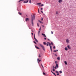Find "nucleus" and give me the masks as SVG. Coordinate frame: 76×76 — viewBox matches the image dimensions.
<instances>
[{
  "instance_id": "obj_34",
  "label": "nucleus",
  "mask_w": 76,
  "mask_h": 76,
  "mask_svg": "<svg viewBox=\"0 0 76 76\" xmlns=\"http://www.w3.org/2000/svg\"><path fill=\"white\" fill-rule=\"evenodd\" d=\"M39 57H41V55H40V54H39Z\"/></svg>"
},
{
  "instance_id": "obj_43",
  "label": "nucleus",
  "mask_w": 76,
  "mask_h": 76,
  "mask_svg": "<svg viewBox=\"0 0 76 76\" xmlns=\"http://www.w3.org/2000/svg\"><path fill=\"white\" fill-rule=\"evenodd\" d=\"M56 14H57H57H58V12H56Z\"/></svg>"
},
{
  "instance_id": "obj_40",
  "label": "nucleus",
  "mask_w": 76,
  "mask_h": 76,
  "mask_svg": "<svg viewBox=\"0 0 76 76\" xmlns=\"http://www.w3.org/2000/svg\"><path fill=\"white\" fill-rule=\"evenodd\" d=\"M55 48H56V47H55V46H53V49H55Z\"/></svg>"
},
{
  "instance_id": "obj_25",
  "label": "nucleus",
  "mask_w": 76,
  "mask_h": 76,
  "mask_svg": "<svg viewBox=\"0 0 76 76\" xmlns=\"http://www.w3.org/2000/svg\"><path fill=\"white\" fill-rule=\"evenodd\" d=\"M40 32V31H38V34L39 35V33Z\"/></svg>"
},
{
  "instance_id": "obj_24",
  "label": "nucleus",
  "mask_w": 76,
  "mask_h": 76,
  "mask_svg": "<svg viewBox=\"0 0 76 76\" xmlns=\"http://www.w3.org/2000/svg\"><path fill=\"white\" fill-rule=\"evenodd\" d=\"M59 72L60 73H62V71H59Z\"/></svg>"
},
{
  "instance_id": "obj_22",
  "label": "nucleus",
  "mask_w": 76,
  "mask_h": 76,
  "mask_svg": "<svg viewBox=\"0 0 76 76\" xmlns=\"http://www.w3.org/2000/svg\"><path fill=\"white\" fill-rule=\"evenodd\" d=\"M23 0H20V1H18V2H20L21 1H23Z\"/></svg>"
},
{
  "instance_id": "obj_46",
  "label": "nucleus",
  "mask_w": 76,
  "mask_h": 76,
  "mask_svg": "<svg viewBox=\"0 0 76 76\" xmlns=\"http://www.w3.org/2000/svg\"><path fill=\"white\" fill-rule=\"evenodd\" d=\"M55 63H57V61H55Z\"/></svg>"
},
{
  "instance_id": "obj_20",
  "label": "nucleus",
  "mask_w": 76,
  "mask_h": 76,
  "mask_svg": "<svg viewBox=\"0 0 76 76\" xmlns=\"http://www.w3.org/2000/svg\"><path fill=\"white\" fill-rule=\"evenodd\" d=\"M67 47L69 48V49H70V46H69V45H68L67 46Z\"/></svg>"
},
{
  "instance_id": "obj_54",
  "label": "nucleus",
  "mask_w": 76,
  "mask_h": 76,
  "mask_svg": "<svg viewBox=\"0 0 76 76\" xmlns=\"http://www.w3.org/2000/svg\"><path fill=\"white\" fill-rule=\"evenodd\" d=\"M46 39V38H44V39L45 40V39Z\"/></svg>"
},
{
  "instance_id": "obj_19",
  "label": "nucleus",
  "mask_w": 76,
  "mask_h": 76,
  "mask_svg": "<svg viewBox=\"0 0 76 76\" xmlns=\"http://www.w3.org/2000/svg\"><path fill=\"white\" fill-rule=\"evenodd\" d=\"M39 22H40L41 23H43L42 22V21H40L39 20Z\"/></svg>"
},
{
  "instance_id": "obj_53",
  "label": "nucleus",
  "mask_w": 76,
  "mask_h": 76,
  "mask_svg": "<svg viewBox=\"0 0 76 76\" xmlns=\"http://www.w3.org/2000/svg\"><path fill=\"white\" fill-rule=\"evenodd\" d=\"M53 68H54V66H53Z\"/></svg>"
},
{
  "instance_id": "obj_57",
  "label": "nucleus",
  "mask_w": 76,
  "mask_h": 76,
  "mask_svg": "<svg viewBox=\"0 0 76 76\" xmlns=\"http://www.w3.org/2000/svg\"><path fill=\"white\" fill-rule=\"evenodd\" d=\"M48 40H49V41H50V39H48Z\"/></svg>"
},
{
  "instance_id": "obj_13",
  "label": "nucleus",
  "mask_w": 76,
  "mask_h": 76,
  "mask_svg": "<svg viewBox=\"0 0 76 76\" xmlns=\"http://www.w3.org/2000/svg\"><path fill=\"white\" fill-rule=\"evenodd\" d=\"M65 50L66 51H67L68 49H67V48L66 47L65 48Z\"/></svg>"
},
{
  "instance_id": "obj_15",
  "label": "nucleus",
  "mask_w": 76,
  "mask_h": 76,
  "mask_svg": "<svg viewBox=\"0 0 76 76\" xmlns=\"http://www.w3.org/2000/svg\"><path fill=\"white\" fill-rule=\"evenodd\" d=\"M64 63L66 65H67V61H64Z\"/></svg>"
},
{
  "instance_id": "obj_16",
  "label": "nucleus",
  "mask_w": 76,
  "mask_h": 76,
  "mask_svg": "<svg viewBox=\"0 0 76 76\" xmlns=\"http://www.w3.org/2000/svg\"><path fill=\"white\" fill-rule=\"evenodd\" d=\"M29 3L30 4H31L32 3V2H31V0H29Z\"/></svg>"
},
{
  "instance_id": "obj_11",
  "label": "nucleus",
  "mask_w": 76,
  "mask_h": 76,
  "mask_svg": "<svg viewBox=\"0 0 76 76\" xmlns=\"http://www.w3.org/2000/svg\"><path fill=\"white\" fill-rule=\"evenodd\" d=\"M35 45V47L36 48H37V49H39V47L36 46V45Z\"/></svg>"
},
{
  "instance_id": "obj_50",
  "label": "nucleus",
  "mask_w": 76,
  "mask_h": 76,
  "mask_svg": "<svg viewBox=\"0 0 76 76\" xmlns=\"http://www.w3.org/2000/svg\"><path fill=\"white\" fill-rule=\"evenodd\" d=\"M31 34H32V35H33L34 34L32 33H31Z\"/></svg>"
},
{
  "instance_id": "obj_38",
  "label": "nucleus",
  "mask_w": 76,
  "mask_h": 76,
  "mask_svg": "<svg viewBox=\"0 0 76 76\" xmlns=\"http://www.w3.org/2000/svg\"><path fill=\"white\" fill-rule=\"evenodd\" d=\"M47 45V46H48V45H49L47 43V45Z\"/></svg>"
},
{
  "instance_id": "obj_18",
  "label": "nucleus",
  "mask_w": 76,
  "mask_h": 76,
  "mask_svg": "<svg viewBox=\"0 0 76 76\" xmlns=\"http://www.w3.org/2000/svg\"><path fill=\"white\" fill-rule=\"evenodd\" d=\"M57 60H60V57H58L57 58Z\"/></svg>"
},
{
  "instance_id": "obj_49",
  "label": "nucleus",
  "mask_w": 76,
  "mask_h": 76,
  "mask_svg": "<svg viewBox=\"0 0 76 76\" xmlns=\"http://www.w3.org/2000/svg\"><path fill=\"white\" fill-rule=\"evenodd\" d=\"M41 12H42V13H43V12H42V11H41Z\"/></svg>"
},
{
  "instance_id": "obj_31",
  "label": "nucleus",
  "mask_w": 76,
  "mask_h": 76,
  "mask_svg": "<svg viewBox=\"0 0 76 76\" xmlns=\"http://www.w3.org/2000/svg\"><path fill=\"white\" fill-rule=\"evenodd\" d=\"M55 56H56V57H57V55L56 54H55Z\"/></svg>"
},
{
  "instance_id": "obj_55",
  "label": "nucleus",
  "mask_w": 76,
  "mask_h": 76,
  "mask_svg": "<svg viewBox=\"0 0 76 76\" xmlns=\"http://www.w3.org/2000/svg\"><path fill=\"white\" fill-rule=\"evenodd\" d=\"M47 42V43H48V44H49L50 42Z\"/></svg>"
},
{
  "instance_id": "obj_35",
  "label": "nucleus",
  "mask_w": 76,
  "mask_h": 76,
  "mask_svg": "<svg viewBox=\"0 0 76 76\" xmlns=\"http://www.w3.org/2000/svg\"><path fill=\"white\" fill-rule=\"evenodd\" d=\"M51 45H53V42H51Z\"/></svg>"
},
{
  "instance_id": "obj_14",
  "label": "nucleus",
  "mask_w": 76,
  "mask_h": 76,
  "mask_svg": "<svg viewBox=\"0 0 76 76\" xmlns=\"http://www.w3.org/2000/svg\"><path fill=\"white\" fill-rule=\"evenodd\" d=\"M58 2L59 3H61L62 2V0H59Z\"/></svg>"
},
{
  "instance_id": "obj_33",
  "label": "nucleus",
  "mask_w": 76,
  "mask_h": 76,
  "mask_svg": "<svg viewBox=\"0 0 76 76\" xmlns=\"http://www.w3.org/2000/svg\"><path fill=\"white\" fill-rule=\"evenodd\" d=\"M56 50H54L53 51V52H54V53H56Z\"/></svg>"
},
{
  "instance_id": "obj_30",
  "label": "nucleus",
  "mask_w": 76,
  "mask_h": 76,
  "mask_svg": "<svg viewBox=\"0 0 76 76\" xmlns=\"http://www.w3.org/2000/svg\"><path fill=\"white\" fill-rule=\"evenodd\" d=\"M56 73H58V71H56Z\"/></svg>"
},
{
  "instance_id": "obj_32",
  "label": "nucleus",
  "mask_w": 76,
  "mask_h": 76,
  "mask_svg": "<svg viewBox=\"0 0 76 76\" xmlns=\"http://www.w3.org/2000/svg\"><path fill=\"white\" fill-rule=\"evenodd\" d=\"M43 74L44 75H46V74H45V72H43Z\"/></svg>"
},
{
  "instance_id": "obj_26",
  "label": "nucleus",
  "mask_w": 76,
  "mask_h": 76,
  "mask_svg": "<svg viewBox=\"0 0 76 76\" xmlns=\"http://www.w3.org/2000/svg\"><path fill=\"white\" fill-rule=\"evenodd\" d=\"M33 42H34V44H37V43H36V42H35V41H34Z\"/></svg>"
},
{
  "instance_id": "obj_28",
  "label": "nucleus",
  "mask_w": 76,
  "mask_h": 76,
  "mask_svg": "<svg viewBox=\"0 0 76 76\" xmlns=\"http://www.w3.org/2000/svg\"><path fill=\"white\" fill-rule=\"evenodd\" d=\"M41 27H40L39 29V31H41Z\"/></svg>"
},
{
  "instance_id": "obj_36",
  "label": "nucleus",
  "mask_w": 76,
  "mask_h": 76,
  "mask_svg": "<svg viewBox=\"0 0 76 76\" xmlns=\"http://www.w3.org/2000/svg\"><path fill=\"white\" fill-rule=\"evenodd\" d=\"M53 71H55V69H54L53 68Z\"/></svg>"
},
{
  "instance_id": "obj_23",
  "label": "nucleus",
  "mask_w": 76,
  "mask_h": 76,
  "mask_svg": "<svg viewBox=\"0 0 76 76\" xmlns=\"http://www.w3.org/2000/svg\"><path fill=\"white\" fill-rule=\"evenodd\" d=\"M53 74L55 76H56V74L54 73H53Z\"/></svg>"
},
{
  "instance_id": "obj_45",
  "label": "nucleus",
  "mask_w": 76,
  "mask_h": 76,
  "mask_svg": "<svg viewBox=\"0 0 76 76\" xmlns=\"http://www.w3.org/2000/svg\"><path fill=\"white\" fill-rule=\"evenodd\" d=\"M57 67H56V66H55V67H54V68H55V69H57V68H56Z\"/></svg>"
},
{
  "instance_id": "obj_10",
  "label": "nucleus",
  "mask_w": 76,
  "mask_h": 76,
  "mask_svg": "<svg viewBox=\"0 0 76 76\" xmlns=\"http://www.w3.org/2000/svg\"><path fill=\"white\" fill-rule=\"evenodd\" d=\"M56 66L57 68H58V64L57 63H56Z\"/></svg>"
},
{
  "instance_id": "obj_42",
  "label": "nucleus",
  "mask_w": 76,
  "mask_h": 76,
  "mask_svg": "<svg viewBox=\"0 0 76 76\" xmlns=\"http://www.w3.org/2000/svg\"><path fill=\"white\" fill-rule=\"evenodd\" d=\"M57 76H58V75H59V74L58 73L57 74Z\"/></svg>"
},
{
  "instance_id": "obj_51",
  "label": "nucleus",
  "mask_w": 76,
  "mask_h": 76,
  "mask_svg": "<svg viewBox=\"0 0 76 76\" xmlns=\"http://www.w3.org/2000/svg\"><path fill=\"white\" fill-rule=\"evenodd\" d=\"M42 27H44V25L42 26Z\"/></svg>"
},
{
  "instance_id": "obj_3",
  "label": "nucleus",
  "mask_w": 76,
  "mask_h": 76,
  "mask_svg": "<svg viewBox=\"0 0 76 76\" xmlns=\"http://www.w3.org/2000/svg\"><path fill=\"white\" fill-rule=\"evenodd\" d=\"M34 38L35 40V41L37 42H38V40H37V39H36V38H35V34H34Z\"/></svg>"
},
{
  "instance_id": "obj_21",
  "label": "nucleus",
  "mask_w": 76,
  "mask_h": 76,
  "mask_svg": "<svg viewBox=\"0 0 76 76\" xmlns=\"http://www.w3.org/2000/svg\"><path fill=\"white\" fill-rule=\"evenodd\" d=\"M18 13L19 15H22V13L20 12H18Z\"/></svg>"
},
{
  "instance_id": "obj_58",
  "label": "nucleus",
  "mask_w": 76,
  "mask_h": 76,
  "mask_svg": "<svg viewBox=\"0 0 76 76\" xmlns=\"http://www.w3.org/2000/svg\"><path fill=\"white\" fill-rule=\"evenodd\" d=\"M32 0V1H33L34 0Z\"/></svg>"
},
{
  "instance_id": "obj_2",
  "label": "nucleus",
  "mask_w": 76,
  "mask_h": 76,
  "mask_svg": "<svg viewBox=\"0 0 76 76\" xmlns=\"http://www.w3.org/2000/svg\"><path fill=\"white\" fill-rule=\"evenodd\" d=\"M39 45L40 47L42 48L44 51H45V48H44V46H43V45H42V44L39 43Z\"/></svg>"
},
{
  "instance_id": "obj_5",
  "label": "nucleus",
  "mask_w": 76,
  "mask_h": 76,
  "mask_svg": "<svg viewBox=\"0 0 76 76\" xmlns=\"http://www.w3.org/2000/svg\"><path fill=\"white\" fill-rule=\"evenodd\" d=\"M29 19L28 18H26V21L27 22L28 21H29Z\"/></svg>"
},
{
  "instance_id": "obj_37",
  "label": "nucleus",
  "mask_w": 76,
  "mask_h": 76,
  "mask_svg": "<svg viewBox=\"0 0 76 76\" xmlns=\"http://www.w3.org/2000/svg\"><path fill=\"white\" fill-rule=\"evenodd\" d=\"M37 25L39 27V24H38V23H37Z\"/></svg>"
},
{
  "instance_id": "obj_39",
  "label": "nucleus",
  "mask_w": 76,
  "mask_h": 76,
  "mask_svg": "<svg viewBox=\"0 0 76 76\" xmlns=\"http://www.w3.org/2000/svg\"><path fill=\"white\" fill-rule=\"evenodd\" d=\"M51 34H53V32L51 31Z\"/></svg>"
},
{
  "instance_id": "obj_7",
  "label": "nucleus",
  "mask_w": 76,
  "mask_h": 76,
  "mask_svg": "<svg viewBox=\"0 0 76 76\" xmlns=\"http://www.w3.org/2000/svg\"><path fill=\"white\" fill-rule=\"evenodd\" d=\"M29 1L28 0H27V1H24V3H28V1Z\"/></svg>"
},
{
  "instance_id": "obj_56",
  "label": "nucleus",
  "mask_w": 76,
  "mask_h": 76,
  "mask_svg": "<svg viewBox=\"0 0 76 76\" xmlns=\"http://www.w3.org/2000/svg\"><path fill=\"white\" fill-rule=\"evenodd\" d=\"M31 32H34V31L33 30H32Z\"/></svg>"
},
{
  "instance_id": "obj_12",
  "label": "nucleus",
  "mask_w": 76,
  "mask_h": 76,
  "mask_svg": "<svg viewBox=\"0 0 76 76\" xmlns=\"http://www.w3.org/2000/svg\"><path fill=\"white\" fill-rule=\"evenodd\" d=\"M36 4H38V5H40V4H41V3H38Z\"/></svg>"
},
{
  "instance_id": "obj_47",
  "label": "nucleus",
  "mask_w": 76,
  "mask_h": 76,
  "mask_svg": "<svg viewBox=\"0 0 76 76\" xmlns=\"http://www.w3.org/2000/svg\"><path fill=\"white\" fill-rule=\"evenodd\" d=\"M51 72L52 73H54L53 72V71H51Z\"/></svg>"
},
{
  "instance_id": "obj_29",
  "label": "nucleus",
  "mask_w": 76,
  "mask_h": 76,
  "mask_svg": "<svg viewBox=\"0 0 76 76\" xmlns=\"http://www.w3.org/2000/svg\"><path fill=\"white\" fill-rule=\"evenodd\" d=\"M41 65L42 67V68H44V66H43L42 65V64H41Z\"/></svg>"
},
{
  "instance_id": "obj_44",
  "label": "nucleus",
  "mask_w": 76,
  "mask_h": 76,
  "mask_svg": "<svg viewBox=\"0 0 76 76\" xmlns=\"http://www.w3.org/2000/svg\"><path fill=\"white\" fill-rule=\"evenodd\" d=\"M39 10H38V13H39Z\"/></svg>"
},
{
  "instance_id": "obj_27",
  "label": "nucleus",
  "mask_w": 76,
  "mask_h": 76,
  "mask_svg": "<svg viewBox=\"0 0 76 76\" xmlns=\"http://www.w3.org/2000/svg\"><path fill=\"white\" fill-rule=\"evenodd\" d=\"M41 20H43V18H42H42L41 19Z\"/></svg>"
},
{
  "instance_id": "obj_8",
  "label": "nucleus",
  "mask_w": 76,
  "mask_h": 76,
  "mask_svg": "<svg viewBox=\"0 0 76 76\" xmlns=\"http://www.w3.org/2000/svg\"><path fill=\"white\" fill-rule=\"evenodd\" d=\"M37 61H38V63H39V62H40V61H41V60L40 59L39 60V58H37Z\"/></svg>"
},
{
  "instance_id": "obj_4",
  "label": "nucleus",
  "mask_w": 76,
  "mask_h": 76,
  "mask_svg": "<svg viewBox=\"0 0 76 76\" xmlns=\"http://www.w3.org/2000/svg\"><path fill=\"white\" fill-rule=\"evenodd\" d=\"M48 44H49V46L50 47V51H51V52H52V48L51 47V43L49 42Z\"/></svg>"
},
{
  "instance_id": "obj_48",
  "label": "nucleus",
  "mask_w": 76,
  "mask_h": 76,
  "mask_svg": "<svg viewBox=\"0 0 76 76\" xmlns=\"http://www.w3.org/2000/svg\"><path fill=\"white\" fill-rule=\"evenodd\" d=\"M42 9H43L42 8H41V10H42Z\"/></svg>"
},
{
  "instance_id": "obj_17",
  "label": "nucleus",
  "mask_w": 76,
  "mask_h": 76,
  "mask_svg": "<svg viewBox=\"0 0 76 76\" xmlns=\"http://www.w3.org/2000/svg\"><path fill=\"white\" fill-rule=\"evenodd\" d=\"M43 44L44 45H46V44H47V43H46V42H44Z\"/></svg>"
},
{
  "instance_id": "obj_52",
  "label": "nucleus",
  "mask_w": 76,
  "mask_h": 76,
  "mask_svg": "<svg viewBox=\"0 0 76 76\" xmlns=\"http://www.w3.org/2000/svg\"><path fill=\"white\" fill-rule=\"evenodd\" d=\"M56 51H58V50H57Z\"/></svg>"
},
{
  "instance_id": "obj_59",
  "label": "nucleus",
  "mask_w": 76,
  "mask_h": 76,
  "mask_svg": "<svg viewBox=\"0 0 76 76\" xmlns=\"http://www.w3.org/2000/svg\"><path fill=\"white\" fill-rule=\"evenodd\" d=\"M29 29H30V28H29Z\"/></svg>"
},
{
  "instance_id": "obj_41",
  "label": "nucleus",
  "mask_w": 76,
  "mask_h": 76,
  "mask_svg": "<svg viewBox=\"0 0 76 76\" xmlns=\"http://www.w3.org/2000/svg\"><path fill=\"white\" fill-rule=\"evenodd\" d=\"M41 6H44V4H42Z\"/></svg>"
},
{
  "instance_id": "obj_6",
  "label": "nucleus",
  "mask_w": 76,
  "mask_h": 76,
  "mask_svg": "<svg viewBox=\"0 0 76 76\" xmlns=\"http://www.w3.org/2000/svg\"><path fill=\"white\" fill-rule=\"evenodd\" d=\"M42 35H43V36H44V37H45V38H47V37H46V36L45 35V34H44L43 33H42Z\"/></svg>"
},
{
  "instance_id": "obj_9",
  "label": "nucleus",
  "mask_w": 76,
  "mask_h": 76,
  "mask_svg": "<svg viewBox=\"0 0 76 76\" xmlns=\"http://www.w3.org/2000/svg\"><path fill=\"white\" fill-rule=\"evenodd\" d=\"M66 42L67 43H69V40H68V39H67L66 40Z\"/></svg>"
},
{
  "instance_id": "obj_1",
  "label": "nucleus",
  "mask_w": 76,
  "mask_h": 76,
  "mask_svg": "<svg viewBox=\"0 0 76 76\" xmlns=\"http://www.w3.org/2000/svg\"><path fill=\"white\" fill-rule=\"evenodd\" d=\"M31 25L32 26H34V23L33 22V21L35 20V15H31Z\"/></svg>"
}]
</instances>
